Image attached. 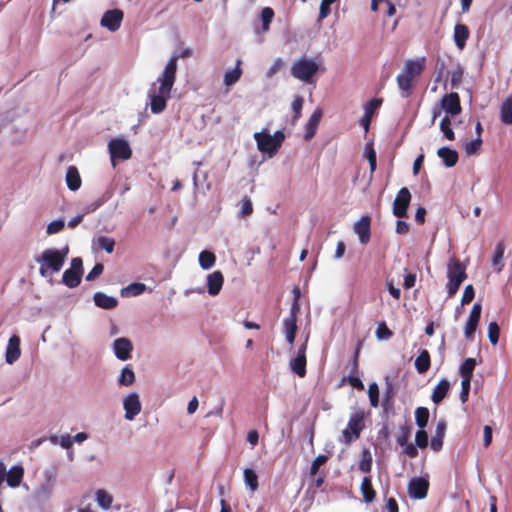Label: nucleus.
Returning a JSON list of instances; mask_svg holds the SVG:
<instances>
[{
    "label": "nucleus",
    "instance_id": "nucleus-55",
    "mask_svg": "<svg viewBox=\"0 0 512 512\" xmlns=\"http://www.w3.org/2000/svg\"><path fill=\"white\" fill-rule=\"evenodd\" d=\"M471 388V380L470 379H462L461 381V392H460V400L464 404L468 401L469 392Z\"/></svg>",
    "mask_w": 512,
    "mask_h": 512
},
{
    "label": "nucleus",
    "instance_id": "nucleus-59",
    "mask_svg": "<svg viewBox=\"0 0 512 512\" xmlns=\"http://www.w3.org/2000/svg\"><path fill=\"white\" fill-rule=\"evenodd\" d=\"M411 430L408 426H402L401 427V434L397 437V443L404 447L408 443V440L410 438Z\"/></svg>",
    "mask_w": 512,
    "mask_h": 512
},
{
    "label": "nucleus",
    "instance_id": "nucleus-23",
    "mask_svg": "<svg viewBox=\"0 0 512 512\" xmlns=\"http://www.w3.org/2000/svg\"><path fill=\"white\" fill-rule=\"evenodd\" d=\"M446 432V423L441 420L437 423L435 434L432 436L430 446L434 451H440L443 447V439Z\"/></svg>",
    "mask_w": 512,
    "mask_h": 512
},
{
    "label": "nucleus",
    "instance_id": "nucleus-24",
    "mask_svg": "<svg viewBox=\"0 0 512 512\" xmlns=\"http://www.w3.org/2000/svg\"><path fill=\"white\" fill-rule=\"evenodd\" d=\"M437 155L447 167L455 166L459 159L458 152L448 147L439 148Z\"/></svg>",
    "mask_w": 512,
    "mask_h": 512
},
{
    "label": "nucleus",
    "instance_id": "nucleus-63",
    "mask_svg": "<svg viewBox=\"0 0 512 512\" xmlns=\"http://www.w3.org/2000/svg\"><path fill=\"white\" fill-rule=\"evenodd\" d=\"M70 270H73L74 272L80 274L82 276L83 274V261L81 258L76 257L71 260V267Z\"/></svg>",
    "mask_w": 512,
    "mask_h": 512
},
{
    "label": "nucleus",
    "instance_id": "nucleus-33",
    "mask_svg": "<svg viewBox=\"0 0 512 512\" xmlns=\"http://www.w3.org/2000/svg\"><path fill=\"white\" fill-rule=\"evenodd\" d=\"M504 253H505V244L503 241H500L497 243L495 250H494L493 257H492V264H493V266L497 267L498 272L502 271V269L504 267V263H503Z\"/></svg>",
    "mask_w": 512,
    "mask_h": 512
},
{
    "label": "nucleus",
    "instance_id": "nucleus-50",
    "mask_svg": "<svg viewBox=\"0 0 512 512\" xmlns=\"http://www.w3.org/2000/svg\"><path fill=\"white\" fill-rule=\"evenodd\" d=\"M393 333L388 328L385 322H381L378 324V327L376 329V337L379 340H388L392 337Z\"/></svg>",
    "mask_w": 512,
    "mask_h": 512
},
{
    "label": "nucleus",
    "instance_id": "nucleus-34",
    "mask_svg": "<svg viewBox=\"0 0 512 512\" xmlns=\"http://www.w3.org/2000/svg\"><path fill=\"white\" fill-rule=\"evenodd\" d=\"M241 60H237L236 66L234 69L229 70L224 75V83L226 86H231L235 84L242 75V69H241Z\"/></svg>",
    "mask_w": 512,
    "mask_h": 512
},
{
    "label": "nucleus",
    "instance_id": "nucleus-32",
    "mask_svg": "<svg viewBox=\"0 0 512 512\" xmlns=\"http://www.w3.org/2000/svg\"><path fill=\"white\" fill-rule=\"evenodd\" d=\"M477 363L474 358H466L459 367V374L462 379L472 380L473 372Z\"/></svg>",
    "mask_w": 512,
    "mask_h": 512
},
{
    "label": "nucleus",
    "instance_id": "nucleus-51",
    "mask_svg": "<svg viewBox=\"0 0 512 512\" xmlns=\"http://www.w3.org/2000/svg\"><path fill=\"white\" fill-rule=\"evenodd\" d=\"M382 102L383 100L381 98L370 100L364 107V114L372 118L375 111L382 105Z\"/></svg>",
    "mask_w": 512,
    "mask_h": 512
},
{
    "label": "nucleus",
    "instance_id": "nucleus-41",
    "mask_svg": "<svg viewBox=\"0 0 512 512\" xmlns=\"http://www.w3.org/2000/svg\"><path fill=\"white\" fill-rule=\"evenodd\" d=\"M244 481L251 491L254 492L258 489V476L253 469H244Z\"/></svg>",
    "mask_w": 512,
    "mask_h": 512
},
{
    "label": "nucleus",
    "instance_id": "nucleus-2",
    "mask_svg": "<svg viewBox=\"0 0 512 512\" xmlns=\"http://www.w3.org/2000/svg\"><path fill=\"white\" fill-rule=\"evenodd\" d=\"M426 66L424 56L409 59L405 62L403 70L397 75L396 81L403 97H409L416 86L417 78L422 74Z\"/></svg>",
    "mask_w": 512,
    "mask_h": 512
},
{
    "label": "nucleus",
    "instance_id": "nucleus-49",
    "mask_svg": "<svg viewBox=\"0 0 512 512\" xmlns=\"http://www.w3.org/2000/svg\"><path fill=\"white\" fill-rule=\"evenodd\" d=\"M368 396H369L371 406L378 407V405H379V387L376 382H373L369 385Z\"/></svg>",
    "mask_w": 512,
    "mask_h": 512
},
{
    "label": "nucleus",
    "instance_id": "nucleus-45",
    "mask_svg": "<svg viewBox=\"0 0 512 512\" xmlns=\"http://www.w3.org/2000/svg\"><path fill=\"white\" fill-rule=\"evenodd\" d=\"M135 381V374L129 367H124L121 371L119 384L123 386H130Z\"/></svg>",
    "mask_w": 512,
    "mask_h": 512
},
{
    "label": "nucleus",
    "instance_id": "nucleus-25",
    "mask_svg": "<svg viewBox=\"0 0 512 512\" xmlns=\"http://www.w3.org/2000/svg\"><path fill=\"white\" fill-rule=\"evenodd\" d=\"M93 300L97 307L107 310L115 308L118 304L116 298L108 296L103 292H96L93 296Z\"/></svg>",
    "mask_w": 512,
    "mask_h": 512
},
{
    "label": "nucleus",
    "instance_id": "nucleus-28",
    "mask_svg": "<svg viewBox=\"0 0 512 512\" xmlns=\"http://www.w3.org/2000/svg\"><path fill=\"white\" fill-rule=\"evenodd\" d=\"M500 121L504 125L512 124V94L508 95L500 106Z\"/></svg>",
    "mask_w": 512,
    "mask_h": 512
},
{
    "label": "nucleus",
    "instance_id": "nucleus-7",
    "mask_svg": "<svg viewBox=\"0 0 512 512\" xmlns=\"http://www.w3.org/2000/svg\"><path fill=\"white\" fill-rule=\"evenodd\" d=\"M364 428V414L362 411L354 412L348 421L347 427L342 431L341 441L347 445L360 437Z\"/></svg>",
    "mask_w": 512,
    "mask_h": 512
},
{
    "label": "nucleus",
    "instance_id": "nucleus-18",
    "mask_svg": "<svg viewBox=\"0 0 512 512\" xmlns=\"http://www.w3.org/2000/svg\"><path fill=\"white\" fill-rule=\"evenodd\" d=\"M115 356L122 361L128 360L131 357L133 345L128 338H117L113 344Z\"/></svg>",
    "mask_w": 512,
    "mask_h": 512
},
{
    "label": "nucleus",
    "instance_id": "nucleus-30",
    "mask_svg": "<svg viewBox=\"0 0 512 512\" xmlns=\"http://www.w3.org/2000/svg\"><path fill=\"white\" fill-rule=\"evenodd\" d=\"M24 475V468L20 465L13 466L6 474V481L10 487H18Z\"/></svg>",
    "mask_w": 512,
    "mask_h": 512
},
{
    "label": "nucleus",
    "instance_id": "nucleus-3",
    "mask_svg": "<svg viewBox=\"0 0 512 512\" xmlns=\"http://www.w3.org/2000/svg\"><path fill=\"white\" fill-rule=\"evenodd\" d=\"M67 254L68 247L62 250H44L42 254L36 259V261L41 264L39 268L40 275L46 278L54 273H58L65 263Z\"/></svg>",
    "mask_w": 512,
    "mask_h": 512
},
{
    "label": "nucleus",
    "instance_id": "nucleus-40",
    "mask_svg": "<svg viewBox=\"0 0 512 512\" xmlns=\"http://www.w3.org/2000/svg\"><path fill=\"white\" fill-rule=\"evenodd\" d=\"M415 421L419 428L424 429L429 421V410L426 407H418L415 410Z\"/></svg>",
    "mask_w": 512,
    "mask_h": 512
},
{
    "label": "nucleus",
    "instance_id": "nucleus-14",
    "mask_svg": "<svg viewBox=\"0 0 512 512\" xmlns=\"http://www.w3.org/2000/svg\"><path fill=\"white\" fill-rule=\"evenodd\" d=\"M125 410V419L132 421L141 411V402L139 395L135 392L130 393L123 401Z\"/></svg>",
    "mask_w": 512,
    "mask_h": 512
},
{
    "label": "nucleus",
    "instance_id": "nucleus-10",
    "mask_svg": "<svg viewBox=\"0 0 512 512\" xmlns=\"http://www.w3.org/2000/svg\"><path fill=\"white\" fill-rule=\"evenodd\" d=\"M299 311V305L297 300L294 301L290 315L284 319L283 325L286 334V340L289 344H293L296 332H297V313Z\"/></svg>",
    "mask_w": 512,
    "mask_h": 512
},
{
    "label": "nucleus",
    "instance_id": "nucleus-4",
    "mask_svg": "<svg viewBox=\"0 0 512 512\" xmlns=\"http://www.w3.org/2000/svg\"><path fill=\"white\" fill-rule=\"evenodd\" d=\"M447 278V293L449 297H453L458 292L462 282L467 278L466 267L459 258L451 257L448 260Z\"/></svg>",
    "mask_w": 512,
    "mask_h": 512
},
{
    "label": "nucleus",
    "instance_id": "nucleus-19",
    "mask_svg": "<svg viewBox=\"0 0 512 512\" xmlns=\"http://www.w3.org/2000/svg\"><path fill=\"white\" fill-rule=\"evenodd\" d=\"M323 112L322 109L317 108L312 115L309 117L306 125H305V134L304 138L305 140H311L318 129L319 123L322 119Z\"/></svg>",
    "mask_w": 512,
    "mask_h": 512
},
{
    "label": "nucleus",
    "instance_id": "nucleus-8",
    "mask_svg": "<svg viewBox=\"0 0 512 512\" xmlns=\"http://www.w3.org/2000/svg\"><path fill=\"white\" fill-rule=\"evenodd\" d=\"M108 150L113 166H115V160H128L132 156V150L129 143L122 138H113L109 141Z\"/></svg>",
    "mask_w": 512,
    "mask_h": 512
},
{
    "label": "nucleus",
    "instance_id": "nucleus-17",
    "mask_svg": "<svg viewBox=\"0 0 512 512\" xmlns=\"http://www.w3.org/2000/svg\"><path fill=\"white\" fill-rule=\"evenodd\" d=\"M371 218L368 215L362 216L355 224L354 231L362 244H367L371 237L370 230Z\"/></svg>",
    "mask_w": 512,
    "mask_h": 512
},
{
    "label": "nucleus",
    "instance_id": "nucleus-56",
    "mask_svg": "<svg viewBox=\"0 0 512 512\" xmlns=\"http://www.w3.org/2000/svg\"><path fill=\"white\" fill-rule=\"evenodd\" d=\"M366 157L369 162L370 174L373 175L377 167V155L372 146L367 149Z\"/></svg>",
    "mask_w": 512,
    "mask_h": 512
},
{
    "label": "nucleus",
    "instance_id": "nucleus-5",
    "mask_svg": "<svg viewBox=\"0 0 512 512\" xmlns=\"http://www.w3.org/2000/svg\"><path fill=\"white\" fill-rule=\"evenodd\" d=\"M254 139L260 152L268 154L269 157H273L282 146L285 134L280 130L276 131L273 135L261 131L254 133Z\"/></svg>",
    "mask_w": 512,
    "mask_h": 512
},
{
    "label": "nucleus",
    "instance_id": "nucleus-39",
    "mask_svg": "<svg viewBox=\"0 0 512 512\" xmlns=\"http://www.w3.org/2000/svg\"><path fill=\"white\" fill-rule=\"evenodd\" d=\"M96 246L100 250H105L107 253H112L115 247V240L108 236H99L96 239Z\"/></svg>",
    "mask_w": 512,
    "mask_h": 512
},
{
    "label": "nucleus",
    "instance_id": "nucleus-44",
    "mask_svg": "<svg viewBox=\"0 0 512 512\" xmlns=\"http://www.w3.org/2000/svg\"><path fill=\"white\" fill-rule=\"evenodd\" d=\"M358 468L364 473H369L372 469V456L368 450L362 452V458L358 463Z\"/></svg>",
    "mask_w": 512,
    "mask_h": 512
},
{
    "label": "nucleus",
    "instance_id": "nucleus-13",
    "mask_svg": "<svg viewBox=\"0 0 512 512\" xmlns=\"http://www.w3.org/2000/svg\"><path fill=\"white\" fill-rule=\"evenodd\" d=\"M123 12L120 9L108 10L101 18V25L114 32L121 26Z\"/></svg>",
    "mask_w": 512,
    "mask_h": 512
},
{
    "label": "nucleus",
    "instance_id": "nucleus-58",
    "mask_svg": "<svg viewBox=\"0 0 512 512\" xmlns=\"http://www.w3.org/2000/svg\"><path fill=\"white\" fill-rule=\"evenodd\" d=\"M474 296H475V291H474L473 286L471 284L467 285L465 287L463 295H462L461 304L462 305L469 304L474 299Z\"/></svg>",
    "mask_w": 512,
    "mask_h": 512
},
{
    "label": "nucleus",
    "instance_id": "nucleus-64",
    "mask_svg": "<svg viewBox=\"0 0 512 512\" xmlns=\"http://www.w3.org/2000/svg\"><path fill=\"white\" fill-rule=\"evenodd\" d=\"M492 442V428L488 425L483 429V445L488 447Z\"/></svg>",
    "mask_w": 512,
    "mask_h": 512
},
{
    "label": "nucleus",
    "instance_id": "nucleus-60",
    "mask_svg": "<svg viewBox=\"0 0 512 512\" xmlns=\"http://www.w3.org/2000/svg\"><path fill=\"white\" fill-rule=\"evenodd\" d=\"M104 270V266L101 263H96L91 271L87 274L86 280L93 281L98 278Z\"/></svg>",
    "mask_w": 512,
    "mask_h": 512
},
{
    "label": "nucleus",
    "instance_id": "nucleus-36",
    "mask_svg": "<svg viewBox=\"0 0 512 512\" xmlns=\"http://www.w3.org/2000/svg\"><path fill=\"white\" fill-rule=\"evenodd\" d=\"M215 262H216V256L213 252L208 251V250H204V251L200 252L199 264L203 269H205V270L210 269L215 264Z\"/></svg>",
    "mask_w": 512,
    "mask_h": 512
},
{
    "label": "nucleus",
    "instance_id": "nucleus-11",
    "mask_svg": "<svg viewBox=\"0 0 512 512\" xmlns=\"http://www.w3.org/2000/svg\"><path fill=\"white\" fill-rule=\"evenodd\" d=\"M306 350H307V340L298 348L297 355L290 362V368L293 373L303 378L306 376Z\"/></svg>",
    "mask_w": 512,
    "mask_h": 512
},
{
    "label": "nucleus",
    "instance_id": "nucleus-29",
    "mask_svg": "<svg viewBox=\"0 0 512 512\" xmlns=\"http://www.w3.org/2000/svg\"><path fill=\"white\" fill-rule=\"evenodd\" d=\"M450 389V382L447 379H441L433 390L431 399L435 404H439L447 395Z\"/></svg>",
    "mask_w": 512,
    "mask_h": 512
},
{
    "label": "nucleus",
    "instance_id": "nucleus-6",
    "mask_svg": "<svg viewBox=\"0 0 512 512\" xmlns=\"http://www.w3.org/2000/svg\"><path fill=\"white\" fill-rule=\"evenodd\" d=\"M319 69L318 64L313 60L302 57L295 61L291 67V75L305 83H312L313 76Z\"/></svg>",
    "mask_w": 512,
    "mask_h": 512
},
{
    "label": "nucleus",
    "instance_id": "nucleus-31",
    "mask_svg": "<svg viewBox=\"0 0 512 512\" xmlns=\"http://www.w3.org/2000/svg\"><path fill=\"white\" fill-rule=\"evenodd\" d=\"M360 490L365 502L370 503L375 500L376 491L373 488L371 477L362 479Z\"/></svg>",
    "mask_w": 512,
    "mask_h": 512
},
{
    "label": "nucleus",
    "instance_id": "nucleus-27",
    "mask_svg": "<svg viewBox=\"0 0 512 512\" xmlns=\"http://www.w3.org/2000/svg\"><path fill=\"white\" fill-rule=\"evenodd\" d=\"M66 183L71 191H76L81 187L82 180L77 167L69 166L66 172Z\"/></svg>",
    "mask_w": 512,
    "mask_h": 512
},
{
    "label": "nucleus",
    "instance_id": "nucleus-20",
    "mask_svg": "<svg viewBox=\"0 0 512 512\" xmlns=\"http://www.w3.org/2000/svg\"><path fill=\"white\" fill-rule=\"evenodd\" d=\"M224 283V276L221 271H214L207 277L208 293L212 296L219 294Z\"/></svg>",
    "mask_w": 512,
    "mask_h": 512
},
{
    "label": "nucleus",
    "instance_id": "nucleus-48",
    "mask_svg": "<svg viewBox=\"0 0 512 512\" xmlns=\"http://www.w3.org/2000/svg\"><path fill=\"white\" fill-rule=\"evenodd\" d=\"M500 328L499 325L493 321L488 325V338L492 345H496L499 341Z\"/></svg>",
    "mask_w": 512,
    "mask_h": 512
},
{
    "label": "nucleus",
    "instance_id": "nucleus-46",
    "mask_svg": "<svg viewBox=\"0 0 512 512\" xmlns=\"http://www.w3.org/2000/svg\"><path fill=\"white\" fill-rule=\"evenodd\" d=\"M146 285L143 283H132L122 290V295L137 296L143 293Z\"/></svg>",
    "mask_w": 512,
    "mask_h": 512
},
{
    "label": "nucleus",
    "instance_id": "nucleus-15",
    "mask_svg": "<svg viewBox=\"0 0 512 512\" xmlns=\"http://www.w3.org/2000/svg\"><path fill=\"white\" fill-rule=\"evenodd\" d=\"M429 489L428 480L418 477L410 480L408 485L409 495L415 499H423L427 496Z\"/></svg>",
    "mask_w": 512,
    "mask_h": 512
},
{
    "label": "nucleus",
    "instance_id": "nucleus-38",
    "mask_svg": "<svg viewBox=\"0 0 512 512\" xmlns=\"http://www.w3.org/2000/svg\"><path fill=\"white\" fill-rule=\"evenodd\" d=\"M274 10L271 7H264L261 10V21H262V32H268L270 29V24L274 18Z\"/></svg>",
    "mask_w": 512,
    "mask_h": 512
},
{
    "label": "nucleus",
    "instance_id": "nucleus-42",
    "mask_svg": "<svg viewBox=\"0 0 512 512\" xmlns=\"http://www.w3.org/2000/svg\"><path fill=\"white\" fill-rule=\"evenodd\" d=\"M96 500L99 506L104 509H109L112 505L113 497L107 491L100 489L96 492Z\"/></svg>",
    "mask_w": 512,
    "mask_h": 512
},
{
    "label": "nucleus",
    "instance_id": "nucleus-35",
    "mask_svg": "<svg viewBox=\"0 0 512 512\" xmlns=\"http://www.w3.org/2000/svg\"><path fill=\"white\" fill-rule=\"evenodd\" d=\"M81 275L73 270L66 269L62 276L63 283L69 288L77 287L81 282Z\"/></svg>",
    "mask_w": 512,
    "mask_h": 512
},
{
    "label": "nucleus",
    "instance_id": "nucleus-47",
    "mask_svg": "<svg viewBox=\"0 0 512 512\" xmlns=\"http://www.w3.org/2000/svg\"><path fill=\"white\" fill-rule=\"evenodd\" d=\"M304 104V99L302 96L298 95L294 98L292 102V110L294 112V115L292 117V124H295V122L301 117V111Z\"/></svg>",
    "mask_w": 512,
    "mask_h": 512
},
{
    "label": "nucleus",
    "instance_id": "nucleus-57",
    "mask_svg": "<svg viewBox=\"0 0 512 512\" xmlns=\"http://www.w3.org/2000/svg\"><path fill=\"white\" fill-rule=\"evenodd\" d=\"M328 460V457L326 455H318L314 461L312 462V465L310 467V474L312 476L316 475L319 471L320 466L324 465Z\"/></svg>",
    "mask_w": 512,
    "mask_h": 512
},
{
    "label": "nucleus",
    "instance_id": "nucleus-52",
    "mask_svg": "<svg viewBox=\"0 0 512 512\" xmlns=\"http://www.w3.org/2000/svg\"><path fill=\"white\" fill-rule=\"evenodd\" d=\"M428 434L424 429L418 430L415 435V444L417 447L423 449L428 446Z\"/></svg>",
    "mask_w": 512,
    "mask_h": 512
},
{
    "label": "nucleus",
    "instance_id": "nucleus-16",
    "mask_svg": "<svg viewBox=\"0 0 512 512\" xmlns=\"http://www.w3.org/2000/svg\"><path fill=\"white\" fill-rule=\"evenodd\" d=\"M442 109L451 116L458 115L461 112V103L458 93L452 92L446 94L441 99Z\"/></svg>",
    "mask_w": 512,
    "mask_h": 512
},
{
    "label": "nucleus",
    "instance_id": "nucleus-26",
    "mask_svg": "<svg viewBox=\"0 0 512 512\" xmlns=\"http://www.w3.org/2000/svg\"><path fill=\"white\" fill-rule=\"evenodd\" d=\"M416 371L419 374L426 373L431 366V357L430 353L426 349H422L419 355L416 357L414 362Z\"/></svg>",
    "mask_w": 512,
    "mask_h": 512
},
{
    "label": "nucleus",
    "instance_id": "nucleus-22",
    "mask_svg": "<svg viewBox=\"0 0 512 512\" xmlns=\"http://www.w3.org/2000/svg\"><path fill=\"white\" fill-rule=\"evenodd\" d=\"M20 338L16 335L10 337L6 349V362L9 364L14 363L20 357Z\"/></svg>",
    "mask_w": 512,
    "mask_h": 512
},
{
    "label": "nucleus",
    "instance_id": "nucleus-12",
    "mask_svg": "<svg viewBox=\"0 0 512 512\" xmlns=\"http://www.w3.org/2000/svg\"><path fill=\"white\" fill-rule=\"evenodd\" d=\"M481 312V304L479 302L474 303L464 328V334L467 339H473L481 317Z\"/></svg>",
    "mask_w": 512,
    "mask_h": 512
},
{
    "label": "nucleus",
    "instance_id": "nucleus-43",
    "mask_svg": "<svg viewBox=\"0 0 512 512\" xmlns=\"http://www.w3.org/2000/svg\"><path fill=\"white\" fill-rule=\"evenodd\" d=\"M481 146L482 138H480V136H477L476 139L466 142L463 146V149L466 155L471 156L476 154L480 150Z\"/></svg>",
    "mask_w": 512,
    "mask_h": 512
},
{
    "label": "nucleus",
    "instance_id": "nucleus-21",
    "mask_svg": "<svg viewBox=\"0 0 512 512\" xmlns=\"http://www.w3.org/2000/svg\"><path fill=\"white\" fill-rule=\"evenodd\" d=\"M470 36V31L465 24H456L454 26L453 38L455 45L459 50H463L466 46V42Z\"/></svg>",
    "mask_w": 512,
    "mask_h": 512
},
{
    "label": "nucleus",
    "instance_id": "nucleus-61",
    "mask_svg": "<svg viewBox=\"0 0 512 512\" xmlns=\"http://www.w3.org/2000/svg\"><path fill=\"white\" fill-rule=\"evenodd\" d=\"M63 228H64V221L63 220H55L48 224L47 233L55 234V233L60 232Z\"/></svg>",
    "mask_w": 512,
    "mask_h": 512
},
{
    "label": "nucleus",
    "instance_id": "nucleus-37",
    "mask_svg": "<svg viewBox=\"0 0 512 512\" xmlns=\"http://www.w3.org/2000/svg\"><path fill=\"white\" fill-rule=\"evenodd\" d=\"M440 130L447 140H455V133L451 127V118L448 115H445L440 121Z\"/></svg>",
    "mask_w": 512,
    "mask_h": 512
},
{
    "label": "nucleus",
    "instance_id": "nucleus-54",
    "mask_svg": "<svg viewBox=\"0 0 512 512\" xmlns=\"http://www.w3.org/2000/svg\"><path fill=\"white\" fill-rule=\"evenodd\" d=\"M337 0H322L319 9V21L328 17L331 12V5Z\"/></svg>",
    "mask_w": 512,
    "mask_h": 512
},
{
    "label": "nucleus",
    "instance_id": "nucleus-53",
    "mask_svg": "<svg viewBox=\"0 0 512 512\" xmlns=\"http://www.w3.org/2000/svg\"><path fill=\"white\" fill-rule=\"evenodd\" d=\"M241 210L240 215L241 217L245 218L247 216H250L253 213V204L251 199L248 196H245L241 201Z\"/></svg>",
    "mask_w": 512,
    "mask_h": 512
},
{
    "label": "nucleus",
    "instance_id": "nucleus-62",
    "mask_svg": "<svg viewBox=\"0 0 512 512\" xmlns=\"http://www.w3.org/2000/svg\"><path fill=\"white\" fill-rule=\"evenodd\" d=\"M347 380L348 383L353 387V388H356L358 390H363L364 389V384L363 382L361 381V379L357 376H349L348 378H343V381Z\"/></svg>",
    "mask_w": 512,
    "mask_h": 512
},
{
    "label": "nucleus",
    "instance_id": "nucleus-9",
    "mask_svg": "<svg viewBox=\"0 0 512 512\" xmlns=\"http://www.w3.org/2000/svg\"><path fill=\"white\" fill-rule=\"evenodd\" d=\"M411 202V193L408 188H401L393 202V214L397 218H404L407 216V210Z\"/></svg>",
    "mask_w": 512,
    "mask_h": 512
},
{
    "label": "nucleus",
    "instance_id": "nucleus-1",
    "mask_svg": "<svg viewBox=\"0 0 512 512\" xmlns=\"http://www.w3.org/2000/svg\"><path fill=\"white\" fill-rule=\"evenodd\" d=\"M178 58L177 55H173L169 59L162 76L158 78V82H160L158 94H155V92L149 93L151 112L154 114L163 112L167 106V99L170 97L176 79Z\"/></svg>",
    "mask_w": 512,
    "mask_h": 512
}]
</instances>
